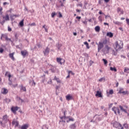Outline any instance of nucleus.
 I'll return each mask as SVG.
<instances>
[{
  "label": "nucleus",
  "instance_id": "42",
  "mask_svg": "<svg viewBox=\"0 0 129 129\" xmlns=\"http://www.w3.org/2000/svg\"><path fill=\"white\" fill-rule=\"evenodd\" d=\"M102 80H104V81H105V78H101V79H100L99 80V81L100 82H101V81H102Z\"/></svg>",
  "mask_w": 129,
  "mask_h": 129
},
{
  "label": "nucleus",
  "instance_id": "55",
  "mask_svg": "<svg viewBox=\"0 0 129 129\" xmlns=\"http://www.w3.org/2000/svg\"><path fill=\"white\" fill-rule=\"evenodd\" d=\"M102 18V17L101 16H99L98 17L99 20L100 21V22H102V19H101Z\"/></svg>",
  "mask_w": 129,
  "mask_h": 129
},
{
  "label": "nucleus",
  "instance_id": "8",
  "mask_svg": "<svg viewBox=\"0 0 129 129\" xmlns=\"http://www.w3.org/2000/svg\"><path fill=\"white\" fill-rule=\"evenodd\" d=\"M57 63H59V64H60V65H62V63H63L65 62V60L63 59H62L61 58H56Z\"/></svg>",
  "mask_w": 129,
  "mask_h": 129
},
{
  "label": "nucleus",
  "instance_id": "38",
  "mask_svg": "<svg viewBox=\"0 0 129 129\" xmlns=\"http://www.w3.org/2000/svg\"><path fill=\"white\" fill-rule=\"evenodd\" d=\"M69 121H74V119L72 117L69 118Z\"/></svg>",
  "mask_w": 129,
  "mask_h": 129
},
{
  "label": "nucleus",
  "instance_id": "15",
  "mask_svg": "<svg viewBox=\"0 0 129 129\" xmlns=\"http://www.w3.org/2000/svg\"><path fill=\"white\" fill-rule=\"evenodd\" d=\"M29 128V124H23L21 127V129H28Z\"/></svg>",
  "mask_w": 129,
  "mask_h": 129
},
{
  "label": "nucleus",
  "instance_id": "64",
  "mask_svg": "<svg viewBox=\"0 0 129 129\" xmlns=\"http://www.w3.org/2000/svg\"><path fill=\"white\" fill-rule=\"evenodd\" d=\"M118 129H124L123 128V126H122L121 125V126H119V127H118Z\"/></svg>",
  "mask_w": 129,
  "mask_h": 129
},
{
  "label": "nucleus",
  "instance_id": "6",
  "mask_svg": "<svg viewBox=\"0 0 129 129\" xmlns=\"http://www.w3.org/2000/svg\"><path fill=\"white\" fill-rule=\"evenodd\" d=\"M112 110L114 111L115 114H116V111H117V113L118 114H120V111H119V109L116 107H113L112 108Z\"/></svg>",
  "mask_w": 129,
  "mask_h": 129
},
{
  "label": "nucleus",
  "instance_id": "3",
  "mask_svg": "<svg viewBox=\"0 0 129 129\" xmlns=\"http://www.w3.org/2000/svg\"><path fill=\"white\" fill-rule=\"evenodd\" d=\"M115 50L116 51H118V50H120V49H122V46H121L120 45H122V46L123 45V43L121 42V41H120V43H118V41H116L115 43Z\"/></svg>",
  "mask_w": 129,
  "mask_h": 129
},
{
  "label": "nucleus",
  "instance_id": "61",
  "mask_svg": "<svg viewBox=\"0 0 129 129\" xmlns=\"http://www.w3.org/2000/svg\"><path fill=\"white\" fill-rule=\"evenodd\" d=\"M113 103H111V104H109V108H111L112 107V105H113Z\"/></svg>",
  "mask_w": 129,
  "mask_h": 129
},
{
  "label": "nucleus",
  "instance_id": "16",
  "mask_svg": "<svg viewBox=\"0 0 129 129\" xmlns=\"http://www.w3.org/2000/svg\"><path fill=\"white\" fill-rule=\"evenodd\" d=\"M77 125L75 123L74 124H72L70 125L69 127L71 129H76Z\"/></svg>",
  "mask_w": 129,
  "mask_h": 129
},
{
  "label": "nucleus",
  "instance_id": "63",
  "mask_svg": "<svg viewBox=\"0 0 129 129\" xmlns=\"http://www.w3.org/2000/svg\"><path fill=\"white\" fill-rule=\"evenodd\" d=\"M37 46L39 48H41V44L37 43Z\"/></svg>",
  "mask_w": 129,
  "mask_h": 129
},
{
  "label": "nucleus",
  "instance_id": "29",
  "mask_svg": "<svg viewBox=\"0 0 129 129\" xmlns=\"http://www.w3.org/2000/svg\"><path fill=\"white\" fill-rule=\"evenodd\" d=\"M21 90H23V91H24L25 92L26 91H27V89H26V87H24L23 85H21Z\"/></svg>",
  "mask_w": 129,
  "mask_h": 129
},
{
  "label": "nucleus",
  "instance_id": "40",
  "mask_svg": "<svg viewBox=\"0 0 129 129\" xmlns=\"http://www.w3.org/2000/svg\"><path fill=\"white\" fill-rule=\"evenodd\" d=\"M5 40H6V41H10V42H11V43H13L12 39H11V38H8V36H7L6 39H5Z\"/></svg>",
  "mask_w": 129,
  "mask_h": 129
},
{
  "label": "nucleus",
  "instance_id": "58",
  "mask_svg": "<svg viewBox=\"0 0 129 129\" xmlns=\"http://www.w3.org/2000/svg\"><path fill=\"white\" fill-rule=\"evenodd\" d=\"M98 4L99 5H101L102 4V0H99Z\"/></svg>",
  "mask_w": 129,
  "mask_h": 129
},
{
  "label": "nucleus",
  "instance_id": "5",
  "mask_svg": "<svg viewBox=\"0 0 129 129\" xmlns=\"http://www.w3.org/2000/svg\"><path fill=\"white\" fill-rule=\"evenodd\" d=\"M113 127H115V128H118L119 126H121V124L117 121H115L113 123Z\"/></svg>",
  "mask_w": 129,
  "mask_h": 129
},
{
  "label": "nucleus",
  "instance_id": "46",
  "mask_svg": "<svg viewBox=\"0 0 129 129\" xmlns=\"http://www.w3.org/2000/svg\"><path fill=\"white\" fill-rule=\"evenodd\" d=\"M55 16H56V13L55 12H53L52 13H51L52 18H54V17H55Z\"/></svg>",
  "mask_w": 129,
  "mask_h": 129
},
{
  "label": "nucleus",
  "instance_id": "7",
  "mask_svg": "<svg viewBox=\"0 0 129 129\" xmlns=\"http://www.w3.org/2000/svg\"><path fill=\"white\" fill-rule=\"evenodd\" d=\"M60 120L59 121V124H60L61 125H62V126H65V123H66V121L64 120H63L64 119H61L60 118Z\"/></svg>",
  "mask_w": 129,
  "mask_h": 129
},
{
  "label": "nucleus",
  "instance_id": "1",
  "mask_svg": "<svg viewBox=\"0 0 129 129\" xmlns=\"http://www.w3.org/2000/svg\"><path fill=\"white\" fill-rule=\"evenodd\" d=\"M107 39H104L99 42L98 43H96V45L98 46V52H99L102 48L104 47V45H105V48L107 49V51L108 52L110 49V47L108 46L107 44Z\"/></svg>",
  "mask_w": 129,
  "mask_h": 129
},
{
  "label": "nucleus",
  "instance_id": "28",
  "mask_svg": "<svg viewBox=\"0 0 129 129\" xmlns=\"http://www.w3.org/2000/svg\"><path fill=\"white\" fill-rule=\"evenodd\" d=\"M110 70H111V71H114V72H116V71H117V70H116V68H115V67H110Z\"/></svg>",
  "mask_w": 129,
  "mask_h": 129
},
{
  "label": "nucleus",
  "instance_id": "48",
  "mask_svg": "<svg viewBox=\"0 0 129 129\" xmlns=\"http://www.w3.org/2000/svg\"><path fill=\"white\" fill-rule=\"evenodd\" d=\"M113 23L115 25H119V24H120V23L118 21H116V22L113 21Z\"/></svg>",
  "mask_w": 129,
  "mask_h": 129
},
{
  "label": "nucleus",
  "instance_id": "52",
  "mask_svg": "<svg viewBox=\"0 0 129 129\" xmlns=\"http://www.w3.org/2000/svg\"><path fill=\"white\" fill-rule=\"evenodd\" d=\"M36 49H37V47L36 46H35L33 48L32 47L31 48V50H32V51H34V50H36Z\"/></svg>",
  "mask_w": 129,
  "mask_h": 129
},
{
  "label": "nucleus",
  "instance_id": "59",
  "mask_svg": "<svg viewBox=\"0 0 129 129\" xmlns=\"http://www.w3.org/2000/svg\"><path fill=\"white\" fill-rule=\"evenodd\" d=\"M11 19V20H14L15 19V17H14V15H11L10 16Z\"/></svg>",
  "mask_w": 129,
  "mask_h": 129
},
{
  "label": "nucleus",
  "instance_id": "45",
  "mask_svg": "<svg viewBox=\"0 0 129 129\" xmlns=\"http://www.w3.org/2000/svg\"><path fill=\"white\" fill-rule=\"evenodd\" d=\"M109 94L112 95L113 94V90H110L109 92Z\"/></svg>",
  "mask_w": 129,
  "mask_h": 129
},
{
  "label": "nucleus",
  "instance_id": "51",
  "mask_svg": "<svg viewBox=\"0 0 129 129\" xmlns=\"http://www.w3.org/2000/svg\"><path fill=\"white\" fill-rule=\"evenodd\" d=\"M15 39L16 40V41H18V34L16 33L15 35Z\"/></svg>",
  "mask_w": 129,
  "mask_h": 129
},
{
  "label": "nucleus",
  "instance_id": "35",
  "mask_svg": "<svg viewBox=\"0 0 129 129\" xmlns=\"http://www.w3.org/2000/svg\"><path fill=\"white\" fill-rule=\"evenodd\" d=\"M122 91H123V88H120L119 89V91H118V93L121 94V93L122 92Z\"/></svg>",
  "mask_w": 129,
  "mask_h": 129
},
{
  "label": "nucleus",
  "instance_id": "44",
  "mask_svg": "<svg viewBox=\"0 0 129 129\" xmlns=\"http://www.w3.org/2000/svg\"><path fill=\"white\" fill-rule=\"evenodd\" d=\"M8 77H9V81H11V77H12V75H11V73L8 74Z\"/></svg>",
  "mask_w": 129,
  "mask_h": 129
},
{
  "label": "nucleus",
  "instance_id": "32",
  "mask_svg": "<svg viewBox=\"0 0 129 129\" xmlns=\"http://www.w3.org/2000/svg\"><path fill=\"white\" fill-rule=\"evenodd\" d=\"M84 45H86V47L87 48V49H89V48H90V47H89V45L88 44V42H87V41L84 42Z\"/></svg>",
  "mask_w": 129,
  "mask_h": 129
},
{
  "label": "nucleus",
  "instance_id": "12",
  "mask_svg": "<svg viewBox=\"0 0 129 129\" xmlns=\"http://www.w3.org/2000/svg\"><path fill=\"white\" fill-rule=\"evenodd\" d=\"M97 115H98V116H97ZM95 116H97V117H96V118H97V119L99 121H100V120H102V118H103V116H102V117H99V115H97V114L95 115L94 116L93 118H94V117H95Z\"/></svg>",
  "mask_w": 129,
  "mask_h": 129
},
{
  "label": "nucleus",
  "instance_id": "37",
  "mask_svg": "<svg viewBox=\"0 0 129 129\" xmlns=\"http://www.w3.org/2000/svg\"><path fill=\"white\" fill-rule=\"evenodd\" d=\"M41 78H42V82L44 83L45 82V80H46V79L45 78V75L41 76Z\"/></svg>",
  "mask_w": 129,
  "mask_h": 129
},
{
  "label": "nucleus",
  "instance_id": "60",
  "mask_svg": "<svg viewBox=\"0 0 129 129\" xmlns=\"http://www.w3.org/2000/svg\"><path fill=\"white\" fill-rule=\"evenodd\" d=\"M8 31L12 32V28L10 26H8Z\"/></svg>",
  "mask_w": 129,
  "mask_h": 129
},
{
  "label": "nucleus",
  "instance_id": "4",
  "mask_svg": "<svg viewBox=\"0 0 129 129\" xmlns=\"http://www.w3.org/2000/svg\"><path fill=\"white\" fill-rule=\"evenodd\" d=\"M19 108H20V107L18 106H12L11 108V111L13 113H14V114H17V111L18 110Z\"/></svg>",
  "mask_w": 129,
  "mask_h": 129
},
{
  "label": "nucleus",
  "instance_id": "2",
  "mask_svg": "<svg viewBox=\"0 0 129 129\" xmlns=\"http://www.w3.org/2000/svg\"><path fill=\"white\" fill-rule=\"evenodd\" d=\"M9 121V116L8 115H4L3 118L0 117V124L3 127H6L7 122Z\"/></svg>",
  "mask_w": 129,
  "mask_h": 129
},
{
  "label": "nucleus",
  "instance_id": "19",
  "mask_svg": "<svg viewBox=\"0 0 129 129\" xmlns=\"http://www.w3.org/2000/svg\"><path fill=\"white\" fill-rule=\"evenodd\" d=\"M106 36L109 37V38H112V37H113V33L110 32H108L107 33Z\"/></svg>",
  "mask_w": 129,
  "mask_h": 129
},
{
  "label": "nucleus",
  "instance_id": "53",
  "mask_svg": "<svg viewBox=\"0 0 129 129\" xmlns=\"http://www.w3.org/2000/svg\"><path fill=\"white\" fill-rule=\"evenodd\" d=\"M126 24L127 25H128V26H129V19H126Z\"/></svg>",
  "mask_w": 129,
  "mask_h": 129
},
{
  "label": "nucleus",
  "instance_id": "62",
  "mask_svg": "<svg viewBox=\"0 0 129 129\" xmlns=\"http://www.w3.org/2000/svg\"><path fill=\"white\" fill-rule=\"evenodd\" d=\"M9 74H10V72H7L5 74V76H8Z\"/></svg>",
  "mask_w": 129,
  "mask_h": 129
},
{
  "label": "nucleus",
  "instance_id": "23",
  "mask_svg": "<svg viewBox=\"0 0 129 129\" xmlns=\"http://www.w3.org/2000/svg\"><path fill=\"white\" fill-rule=\"evenodd\" d=\"M3 19H5V21H10V17L8 14L6 16H3Z\"/></svg>",
  "mask_w": 129,
  "mask_h": 129
},
{
  "label": "nucleus",
  "instance_id": "41",
  "mask_svg": "<svg viewBox=\"0 0 129 129\" xmlns=\"http://www.w3.org/2000/svg\"><path fill=\"white\" fill-rule=\"evenodd\" d=\"M84 55L86 58V59H88V54L85 53H84Z\"/></svg>",
  "mask_w": 129,
  "mask_h": 129
},
{
  "label": "nucleus",
  "instance_id": "24",
  "mask_svg": "<svg viewBox=\"0 0 129 129\" xmlns=\"http://www.w3.org/2000/svg\"><path fill=\"white\" fill-rule=\"evenodd\" d=\"M53 80H55L57 82V83H61V81H60L59 78H57L56 76H54Z\"/></svg>",
  "mask_w": 129,
  "mask_h": 129
},
{
  "label": "nucleus",
  "instance_id": "31",
  "mask_svg": "<svg viewBox=\"0 0 129 129\" xmlns=\"http://www.w3.org/2000/svg\"><path fill=\"white\" fill-rule=\"evenodd\" d=\"M9 56L11 59H13V60H15V57H14V53H10L9 54Z\"/></svg>",
  "mask_w": 129,
  "mask_h": 129
},
{
  "label": "nucleus",
  "instance_id": "57",
  "mask_svg": "<svg viewBox=\"0 0 129 129\" xmlns=\"http://www.w3.org/2000/svg\"><path fill=\"white\" fill-rule=\"evenodd\" d=\"M76 19H78V21H80V20L81 19V17L77 16L76 17Z\"/></svg>",
  "mask_w": 129,
  "mask_h": 129
},
{
  "label": "nucleus",
  "instance_id": "47",
  "mask_svg": "<svg viewBox=\"0 0 129 129\" xmlns=\"http://www.w3.org/2000/svg\"><path fill=\"white\" fill-rule=\"evenodd\" d=\"M68 74H72V75H74L75 74L74 73L72 72V71H69L68 72Z\"/></svg>",
  "mask_w": 129,
  "mask_h": 129
},
{
  "label": "nucleus",
  "instance_id": "11",
  "mask_svg": "<svg viewBox=\"0 0 129 129\" xmlns=\"http://www.w3.org/2000/svg\"><path fill=\"white\" fill-rule=\"evenodd\" d=\"M29 84H30V85H31V86H36V83L35 82V81H34V80H30Z\"/></svg>",
  "mask_w": 129,
  "mask_h": 129
},
{
  "label": "nucleus",
  "instance_id": "18",
  "mask_svg": "<svg viewBox=\"0 0 129 129\" xmlns=\"http://www.w3.org/2000/svg\"><path fill=\"white\" fill-rule=\"evenodd\" d=\"M119 107L120 109V110H121V111L125 112V113H127V111H126V109H123V107H122L121 105H119Z\"/></svg>",
  "mask_w": 129,
  "mask_h": 129
},
{
  "label": "nucleus",
  "instance_id": "13",
  "mask_svg": "<svg viewBox=\"0 0 129 129\" xmlns=\"http://www.w3.org/2000/svg\"><path fill=\"white\" fill-rule=\"evenodd\" d=\"M12 124H13V125H15V127H18V126H19V121H12Z\"/></svg>",
  "mask_w": 129,
  "mask_h": 129
},
{
  "label": "nucleus",
  "instance_id": "50",
  "mask_svg": "<svg viewBox=\"0 0 129 129\" xmlns=\"http://www.w3.org/2000/svg\"><path fill=\"white\" fill-rule=\"evenodd\" d=\"M129 71V68H125L124 70V72H126V71Z\"/></svg>",
  "mask_w": 129,
  "mask_h": 129
},
{
  "label": "nucleus",
  "instance_id": "56",
  "mask_svg": "<svg viewBox=\"0 0 129 129\" xmlns=\"http://www.w3.org/2000/svg\"><path fill=\"white\" fill-rule=\"evenodd\" d=\"M59 88H60V86H56L55 89H56V92H57V90H58V89H59Z\"/></svg>",
  "mask_w": 129,
  "mask_h": 129
},
{
  "label": "nucleus",
  "instance_id": "26",
  "mask_svg": "<svg viewBox=\"0 0 129 129\" xmlns=\"http://www.w3.org/2000/svg\"><path fill=\"white\" fill-rule=\"evenodd\" d=\"M8 92H9V91L8 90V89L6 88L3 89V91L2 92L3 94H7Z\"/></svg>",
  "mask_w": 129,
  "mask_h": 129
},
{
  "label": "nucleus",
  "instance_id": "9",
  "mask_svg": "<svg viewBox=\"0 0 129 129\" xmlns=\"http://www.w3.org/2000/svg\"><path fill=\"white\" fill-rule=\"evenodd\" d=\"M66 98L67 100L69 101V100H72L73 99V97H72V96L70 95V94H69L66 96Z\"/></svg>",
  "mask_w": 129,
  "mask_h": 129
},
{
  "label": "nucleus",
  "instance_id": "34",
  "mask_svg": "<svg viewBox=\"0 0 129 129\" xmlns=\"http://www.w3.org/2000/svg\"><path fill=\"white\" fill-rule=\"evenodd\" d=\"M2 36L3 38H4L5 39V40H6L7 38H8V34H2Z\"/></svg>",
  "mask_w": 129,
  "mask_h": 129
},
{
  "label": "nucleus",
  "instance_id": "39",
  "mask_svg": "<svg viewBox=\"0 0 129 129\" xmlns=\"http://www.w3.org/2000/svg\"><path fill=\"white\" fill-rule=\"evenodd\" d=\"M123 126L125 128H128V125L126 123H124Z\"/></svg>",
  "mask_w": 129,
  "mask_h": 129
},
{
  "label": "nucleus",
  "instance_id": "17",
  "mask_svg": "<svg viewBox=\"0 0 129 129\" xmlns=\"http://www.w3.org/2000/svg\"><path fill=\"white\" fill-rule=\"evenodd\" d=\"M95 95L96 96H98V97H102V94L99 91H97L96 92V94Z\"/></svg>",
  "mask_w": 129,
  "mask_h": 129
},
{
  "label": "nucleus",
  "instance_id": "33",
  "mask_svg": "<svg viewBox=\"0 0 129 129\" xmlns=\"http://www.w3.org/2000/svg\"><path fill=\"white\" fill-rule=\"evenodd\" d=\"M102 61H103L104 62V64L105 65H107V63H108V62L107 61V60L104 58H103L102 59Z\"/></svg>",
  "mask_w": 129,
  "mask_h": 129
},
{
  "label": "nucleus",
  "instance_id": "25",
  "mask_svg": "<svg viewBox=\"0 0 129 129\" xmlns=\"http://www.w3.org/2000/svg\"><path fill=\"white\" fill-rule=\"evenodd\" d=\"M64 2L63 0H58V3L60 5V7H64Z\"/></svg>",
  "mask_w": 129,
  "mask_h": 129
},
{
  "label": "nucleus",
  "instance_id": "27",
  "mask_svg": "<svg viewBox=\"0 0 129 129\" xmlns=\"http://www.w3.org/2000/svg\"><path fill=\"white\" fill-rule=\"evenodd\" d=\"M95 30L96 32H99V31H100V27L98 26H96L95 28Z\"/></svg>",
  "mask_w": 129,
  "mask_h": 129
},
{
  "label": "nucleus",
  "instance_id": "14",
  "mask_svg": "<svg viewBox=\"0 0 129 129\" xmlns=\"http://www.w3.org/2000/svg\"><path fill=\"white\" fill-rule=\"evenodd\" d=\"M21 53L23 57H26V55L28 54V51H27V50H22L21 51Z\"/></svg>",
  "mask_w": 129,
  "mask_h": 129
},
{
  "label": "nucleus",
  "instance_id": "20",
  "mask_svg": "<svg viewBox=\"0 0 129 129\" xmlns=\"http://www.w3.org/2000/svg\"><path fill=\"white\" fill-rule=\"evenodd\" d=\"M117 13H120L121 15H123V11L121 10V8L118 7L117 9Z\"/></svg>",
  "mask_w": 129,
  "mask_h": 129
},
{
  "label": "nucleus",
  "instance_id": "49",
  "mask_svg": "<svg viewBox=\"0 0 129 129\" xmlns=\"http://www.w3.org/2000/svg\"><path fill=\"white\" fill-rule=\"evenodd\" d=\"M0 53L2 54L3 53H4V48H0Z\"/></svg>",
  "mask_w": 129,
  "mask_h": 129
},
{
  "label": "nucleus",
  "instance_id": "36",
  "mask_svg": "<svg viewBox=\"0 0 129 129\" xmlns=\"http://www.w3.org/2000/svg\"><path fill=\"white\" fill-rule=\"evenodd\" d=\"M121 93L123 94V95H125V94H128V91H122Z\"/></svg>",
  "mask_w": 129,
  "mask_h": 129
},
{
  "label": "nucleus",
  "instance_id": "22",
  "mask_svg": "<svg viewBox=\"0 0 129 129\" xmlns=\"http://www.w3.org/2000/svg\"><path fill=\"white\" fill-rule=\"evenodd\" d=\"M56 47L57 48L58 50H60V48L62 47V44H60L58 43L56 44Z\"/></svg>",
  "mask_w": 129,
  "mask_h": 129
},
{
  "label": "nucleus",
  "instance_id": "21",
  "mask_svg": "<svg viewBox=\"0 0 129 129\" xmlns=\"http://www.w3.org/2000/svg\"><path fill=\"white\" fill-rule=\"evenodd\" d=\"M43 53L44 55H46V54H49V48L47 47L45 50V51H43Z\"/></svg>",
  "mask_w": 129,
  "mask_h": 129
},
{
  "label": "nucleus",
  "instance_id": "54",
  "mask_svg": "<svg viewBox=\"0 0 129 129\" xmlns=\"http://www.w3.org/2000/svg\"><path fill=\"white\" fill-rule=\"evenodd\" d=\"M58 15H59V18H62V14H61V12H58Z\"/></svg>",
  "mask_w": 129,
  "mask_h": 129
},
{
  "label": "nucleus",
  "instance_id": "43",
  "mask_svg": "<svg viewBox=\"0 0 129 129\" xmlns=\"http://www.w3.org/2000/svg\"><path fill=\"white\" fill-rule=\"evenodd\" d=\"M112 53H113V55H114V56H116V55H117V53H116V52H115V51H114V50H112Z\"/></svg>",
  "mask_w": 129,
  "mask_h": 129
},
{
  "label": "nucleus",
  "instance_id": "10",
  "mask_svg": "<svg viewBox=\"0 0 129 129\" xmlns=\"http://www.w3.org/2000/svg\"><path fill=\"white\" fill-rule=\"evenodd\" d=\"M62 112L63 113V116L59 117V118H61V119H66V112H67V111H63Z\"/></svg>",
  "mask_w": 129,
  "mask_h": 129
},
{
  "label": "nucleus",
  "instance_id": "30",
  "mask_svg": "<svg viewBox=\"0 0 129 129\" xmlns=\"http://www.w3.org/2000/svg\"><path fill=\"white\" fill-rule=\"evenodd\" d=\"M19 25L20 27H24V19L19 23Z\"/></svg>",
  "mask_w": 129,
  "mask_h": 129
}]
</instances>
